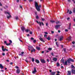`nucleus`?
Returning <instances> with one entry per match:
<instances>
[{"label":"nucleus","instance_id":"obj_51","mask_svg":"<svg viewBox=\"0 0 75 75\" xmlns=\"http://www.w3.org/2000/svg\"><path fill=\"white\" fill-rule=\"evenodd\" d=\"M31 40H34V39L33 38H31Z\"/></svg>","mask_w":75,"mask_h":75},{"label":"nucleus","instance_id":"obj_11","mask_svg":"<svg viewBox=\"0 0 75 75\" xmlns=\"http://www.w3.org/2000/svg\"><path fill=\"white\" fill-rule=\"evenodd\" d=\"M71 72L73 74H75V70L71 69Z\"/></svg>","mask_w":75,"mask_h":75},{"label":"nucleus","instance_id":"obj_7","mask_svg":"<svg viewBox=\"0 0 75 75\" xmlns=\"http://www.w3.org/2000/svg\"><path fill=\"white\" fill-rule=\"evenodd\" d=\"M40 61L41 62H42V63H44V64H45V63L46 62L45 61V60L44 59H41L40 60Z\"/></svg>","mask_w":75,"mask_h":75},{"label":"nucleus","instance_id":"obj_30","mask_svg":"<svg viewBox=\"0 0 75 75\" xmlns=\"http://www.w3.org/2000/svg\"><path fill=\"white\" fill-rule=\"evenodd\" d=\"M48 40H51V38L50 37H48L47 38Z\"/></svg>","mask_w":75,"mask_h":75},{"label":"nucleus","instance_id":"obj_13","mask_svg":"<svg viewBox=\"0 0 75 75\" xmlns=\"http://www.w3.org/2000/svg\"><path fill=\"white\" fill-rule=\"evenodd\" d=\"M25 27H22L21 28V29L22 30V31L24 32V30H25Z\"/></svg>","mask_w":75,"mask_h":75},{"label":"nucleus","instance_id":"obj_23","mask_svg":"<svg viewBox=\"0 0 75 75\" xmlns=\"http://www.w3.org/2000/svg\"><path fill=\"white\" fill-rule=\"evenodd\" d=\"M11 17V16L10 15L9 16H7V18H8V19H9V18H10Z\"/></svg>","mask_w":75,"mask_h":75},{"label":"nucleus","instance_id":"obj_63","mask_svg":"<svg viewBox=\"0 0 75 75\" xmlns=\"http://www.w3.org/2000/svg\"><path fill=\"white\" fill-rule=\"evenodd\" d=\"M47 61L48 62H49V59H47Z\"/></svg>","mask_w":75,"mask_h":75},{"label":"nucleus","instance_id":"obj_60","mask_svg":"<svg viewBox=\"0 0 75 75\" xmlns=\"http://www.w3.org/2000/svg\"><path fill=\"white\" fill-rule=\"evenodd\" d=\"M65 31H66V32H67L68 31V30H67V29H65Z\"/></svg>","mask_w":75,"mask_h":75},{"label":"nucleus","instance_id":"obj_48","mask_svg":"<svg viewBox=\"0 0 75 75\" xmlns=\"http://www.w3.org/2000/svg\"><path fill=\"white\" fill-rule=\"evenodd\" d=\"M19 6L21 8H23V7H22V6H21V5H19Z\"/></svg>","mask_w":75,"mask_h":75},{"label":"nucleus","instance_id":"obj_62","mask_svg":"<svg viewBox=\"0 0 75 75\" xmlns=\"http://www.w3.org/2000/svg\"><path fill=\"white\" fill-rule=\"evenodd\" d=\"M51 55H52V56H54V53H52L51 54Z\"/></svg>","mask_w":75,"mask_h":75},{"label":"nucleus","instance_id":"obj_34","mask_svg":"<svg viewBox=\"0 0 75 75\" xmlns=\"http://www.w3.org/2000/svg\"><path fill=\"white\" fill-rule=\"evenodd\" d=\"M48 50H49V51H51V50H52V48H49L48 49Z\"/></svg>","mask_w":75,"mask_h":75},{"label":"nucleus","instance_id":"obj_54","mask_svg":"<svg viewBox=\"0 0 75 75\" xmlns=\"http://www.w3.org/2000/svg\"><path fill=\"white\" fill-rule=\"evenodd\" d=\"M47 35H45L44 36V37H46V38H47Z\"/></svg>","mask_w":75,"mask_h":75},{"label":"nucleus","instance_id":"obj_31","mask_svg":"<svg viewBox=\"0 0 75 75\" xmlns=\"http://www.w3.org/2000/svg\"><path fill=\"white\" fill-rule=\"evenodd\" d=\"M39 25L40 26H41V22H39Z\"/></svg>","mask_w":75,"mask_h":75},{"label":"nucleus","instance_id":"obj_8","mask_svg":"<svg viewBox=\"0 0 75 75\" xmlns=\"http://www.w3.org/2000/svg\"><path fill=\"white\" fill-rule=\"evenodd\" d=\"M67 75H71V72L70 71H67Z\"/></svg>","mask_w":75,"mask_h":75},{"label":"nucleus","instance_id":"obj_58","mask_svg":"<svg viewBox=\"0 0 75 75\" xmlns=\"http://www.w3.org/2000/svg\"><path fill=\"white\" fill-rule=\"evenodd\" d=\"M30 34H32L33 33H32V32H31V31L30 32Z\"/></svg>","mask_w":75,"mask_h":75},{"label":"nucleus","instance_id":"obj_38","mask_svg":"<svg viewBox=\"0 0 75 75\" xmlns=\"http://www.w3.org/2000/svg\"><path fill=\"white\" fill-rule=\"evenodd\" d=\"M69 29H70V27H71V23H69Z\"/></svg>","mask_w":75,"mask_h":75},{"label":"nucleus","instance_id":"obj_47","mask_svg":"<svg viewBox=\"0 0 75 75\" xmlns=\"http://www.w3.org/2000/svg\"><path fill=\"white\" fill-rule=\"evenodd\" d=\"M51 33L52 34H54V31H51Z\"/></svg>","mask_w":75,"mask_h":75},{"label":"nucleus","instance_id":"obj_52","mask_svg":"<svg viewBox=\"0 0 75 75\" xmlns=\"http://www.w3.org/2000/svg\"><path fill=\"white\" fill-rule=\"evenodd\" d=\"M15 68L17 69H18V68H19V67L17 66H16Z\"/></svg>","mask_w":75,"mask_h":75},{"label":"nucleus","instance_id":"obj_10","mask_svg":"<svg viewBox=\"0 0 75 75\" xmlns=\"http://www.w3.org/2000/svg\"><path fill=\"white\" fill-rule=\"evenodd\" d=\"M63 36H61L60 37V39H59V40L60 41H62V40H63Z\"/></svg>","mask_w":75,"mask_h":75},{"label":"nucleus","instance_id":"obj_43","mask_svg":"<svg viewBox=\"0 0 75 75\" xmlns=\"http://www.w3.org/2000/svg\"><path fill=\"white\" fill-rule=\"evenodd\" d=\"M46 25L47 27H48V24L47 23H46Z\"/></svg>","mask_w":75,"mask_h":75},{"label":"nucleus","instance_id":"obj_20","mask_svg":"<svg viewBox=\"0 0 75 75\" xmlns=\"http://www.w3.org/2000/svg\"><path fill=\"white\" fill-rule=\"evenodd\" d=\"M35 62H36L37 64H39L40 63V61L36 59Z\"/></svg>","mask_w":75,"mask_h":75},{"label":"nucleus","instance_id":"obj_21","mask_svg":"<svg viewBox=\"0 0 75 75\" xmlns=\"http://www.w3.org/2000/svg\"><path fill=\"white\" fill-rule=\"evenodd\" d=\"M50 22L51 23H55V21L51 20H50Z\"/></svg>","mask_w":75,"mask_h":75},{"label":"nucleus","instance_id":"obj_1","mask_svg":"<svg viewBox=\"0 0 75 75\" xmlns=\"http://www.w3.org/2000/svg\"><path fill=\"white\" fill-rule=\"evenodd\" d=\"M35 6L36 7V10H37V11H40V7H41V5H39V6H38V3L35 2Z\"/></svg>","mask_w":75,"mask_h":75},{"label":"nucleus","instance_id":"obj_16","mask_svg":"<svg viewBox=\"0 0 75 75\" xmlns=\"http://www.w3.org/2000/svg\"><path fill=\"white\" fill-rule=\"evenodd\" d=\"M68 62L66 60L65 62H64V65H68Z\"/></svg>","mask_w":75,"mask_h":75},{"label":"nucleus","instance_id":"obj_6","mask_svg":"<svg viewBox=\"0 0 75 75\" xmlns=\"http://www.w3.org/2000/svg\"><path fill=\"white\" fill-rule=\"evenodd\" d=\"M29 48H28V49L29 50V51H31V50H32V49H33L34 48V47H33V46H28ZM30 49L31 50H30Z\"/></svg>","mask_w":75,"mask_h":75},{"label":"nucleus","instance_id":"obj_5","mask_svg":"<svg viewBox=\"0 0 75 75\" xmlns=\"http://www.w3.org/2000/svg\"><path fill=\"white\" fill-rule=\"evenodd\" d=\"M71 38H72V37L71 36H70L69 37L66 39V40H67L68 41H71Z\"/></svg>","mask_w":75,"mask_h":75},{"label":"nucleus","instance_id":"obj_9","mask_svg":"<svg viewBox=\"0 0 75 75\" xmlns=\"http://www.w3.org/2000/svg\"><path fill=\"white\" fill-rule=\"evenodd\" d=\"M16 73L18 74H20V69H18L16 70Z\"/></svg>","mask_w":75,"mask_h":75},{"label":"nucleus","instance_id":"obj_27","mask_svg":"<svg viewBox=\"0 0 75 75\" xmlns=\"http://www.w3.org/2000/svg\"><path fill=\"white\" fill-rule=\"evenodd\" d=\"M34 71H35V72H37V70H36V68L34 67Z\"/></svg>","mask_w":75,"mask_h":75},{"label":"nucleus","instance_id":"obj_19","mask_svg":"<svg viewBox=\"0 0 75 75\" xmlns=\"http://www.w3.org/2000/svg\"><path fill=\"white\" fill-rule=\"evenodd\" d=\"M36 49L37 50H38V51H40V47H36Z\"/></svg>","mask_w":75,"mask_h":75},{"label":"nucleus","instance_id":"obj_44","mask_svg":"<svg viewBox=\"0 0 75 75\" xmlns=\"http://www.w3.org/2000/svg\"><path fill=\"white\" fill-rule=\"evenodd\" d=\"M75 41H73L72 42V43L73 44H75Z\"/></svg>","mask_w":75,"mask_h":75},{"label":"nucleus","instance_id":"obj_46","mask_svg":"<svg viewBox=\"0 0 75 75\" xmlns=\"http://www.w3.org/2000/svg\"><path fill=\"white\" fill-rule=\"evenodd\" d=\"M72 11H70V12H69V14H72Z\"/></svg>","mask_w":75,"mask_h":75},{"label":"nucleus","instance_id":"obj_14","mask_svg":"<svg viewBox=\"0 0 75 75\" xmlns=\"http://www.w3.org/2000/svg\"><path fill=\"white\" fill-rule=\"evenodd\" d=\"M53 60L54 61H55V62H56V61H57V58H55V57H54L53 59Z\"/></svg>","mask_w":75,"mask_h":75},{"label":"nucleus","instance_id":"obj_55","mask_svg":"<svg viewBox=\"0 0 75 75\" xmlns=\"http://www.w3.org/2000/svg\"><path fill=\"white\" fill-rule=\"evenodd\" d=\"M2 54V55H3V56H4V55H5V53H3Z\"/></svg>","mask_w":75,"mask_h":75},{"label":"nucleus","instance_id":"obj_33","mask_svg":"<svg viewBox=\"0 0 75 75\" xmlns=\"http://www.w3.org/2000/svg\"><path fill=\"white\" fill-rule=\"evenodd\" d=\"M32 61L33 62H34V58H33L32 59Z\"/></svg>","mask_w":75,"mask_h":75},{"label":"nucleus","instance_id":"obj_2","mask_svg":"<svg viewBox=\"0 0 75 75\" xmlns=\"http://www.w3.org/2000/svg\"><path fill=\"white\" fill-rule=\"evenodd\" d=\"M67 62L68 64H69L71 63V62H74V59H71V58H69L67 60Z\"/></svg>","mask_w":75,"mask_h":75},{"label":"nucleus","instance_id":"obj_50","mask_svg":"<svg viewBox=\"0 0 75 75\" xmlns=\"http://www.w3.org/2000/svg\"><path fill=\"white\" fill-rule=\"evenodd\" d=\"M18 40H19L20 41H21V42H23V41L22 40H20V38H18Z\"/></svg>","mask_w":75,"mask_h":75},{"label":"nucleus","instance_id":"obj_35","mask_svg":"<svg viewBox=\"0 0 75 75\" xmlns=\"http://www.w3.org/2000/svg\"><path fill=\"white\" fill-rule=\"evenodd\" d=\"M36 19H38V18H39V17H38V16H36Z\"/></svg>","mask_w":75,"mask_h":75},{"label":"nucleus","instance_id":"obj_49","mask_svg":"<svg viewBox=\"0 0 75 75\" xmlns=\"http://www.w3.org/2000/svg\"><path fill=\"white\" fill-rule=\"evenodd\" d=\"M25 61L26 62H27V63H28V60L26 59H25Z\"/></svg>","mask_w":75,"mask_h":75},{"label":"nucleus","instance_id":"obj_17","mask_svg":"<svg viewBox=\"0 0 75 75\" xmlns=\"http://www.w3.org/2000/svg\"><path fill=\"white\" fill-rule=\"evenodd\" d=\"M55 73H56V72L55 71L52 72L50 74L51 75H55Z\"/></svg>","mask_w":75,"mask_h":75},{"label":"nucleus","instance_id":"obj_18","mask_svg":"<svg viewBox=\"0 0 75 75\" xmlns=\"http://www.w3.org/2000/svg\"><path fill=\"white\" fill-rule=\"evenodd\" d=\"M35 50L34 49V48L32 49V50H31V52H35Z\"/></svg>","mask_w":75,"mask_h":75},{"label":"nucleus","instance_id":"obj_37","mask_svg":"<svg viewBox=\"0 0 75 75\" xmlns=\"http://www.w3.org/2000/svg\"><path fill=\"white\" fill-rule=\"evenodd\" d=\"M4 43L6 44V45L7 44V42L6 41H4Z\"/></svg>","mask_w":75,"mask_h":75},{"label":"nucleus","instance_id":"obj_61","mask_svg":"<svg viewBox=\"0 0 75 75\" xmlns=\"http://www.w3.org/2000/svg\"><path fill=\"white\" fill-rule=\"evenodd\" d=\"M29 1V2H31V1H33V0H28Z\"/></svg>","mask_w":75,"mask_h":75},{"label":"nucleus","instance_id":"obj_28","mask_svg":"<svg viewBox=\"0 0 75 75\" xmlns=\"http://www.w3.org/2000/svg\"><path fill=\"white\" fill-rule=\"evenodd\" d=\"M73 13H75V8H73Z\"/></svg>","mask_w":75,"mask_h":75},{"label":"nucleus","instance_id":"obj_26","mask_svg":"<svg viewBox=\"0 0 75 75\" xmlns=\"http://www.w3.org/2000/svg\"><path fill=\"white\" fill-rule=\"evenodd\" d=\"M15 18L16 20H18V17L17 16L15 17Z\"/></svg>","mask_w":75,"mask_h":75},{"label":"nucleus","instance_id":"obj_40","mask_svg":"<svg viewBox=\"0 0 75 75\" xmlns=\"http://www.w3.org/2000/svg\"><path fill=\"white\" fill-rule=\"evenodd\" d=\"M56 24H59V21H57V22H56Z\"/></svg>","mask_w":75,"mask_h":75},{"label":"nucleus","instance_id":"obj_53","mask_svg":"<svg viewBox=\"0 0 75 75\" xmlns=\"http://www.w3.org/2000/svg\"><path fill=\"white\" fill-rule=\"evenodd\" d=\"M6 13H7V14H8V15H10V13H9V12H6Z\"/></svg>","mask_w":75,"mask_h":75},{"label":"nucleus","instance_id":"obj_32","mask_svg":"<svg viewBox=\"0 0 75 75\" xmlns=\"http://www.w3.org/2000/svg\"><path fill=\"white\" fill-rule=\"evenodd\" d=\"M11 45V43H9L8 44L7 43L6 45H7V46H8V45Z\"/></svg>","mask_w":75,"mask_h":75},{"label":"nucleus","instance_id":"obj_4","mask_svg":"<svg viewBox=\"0 0 75 75\" xmlns=\"http://www.w3.org/2000/svg\"><path fill=\"white\" fill-rule=\"evenodd\" d=\"M2 48V50L3 51H8V49H6V48L4 49V46H2L1 47Z\"/></svg>","mask_w":75,"mask_h":75},{"label":"nucleus","instance_id":"obj_25","mask_svg":"<svg viewBox=\"0 0 75 75\" xmlns=\"http://www.w3.org/2000/svg\"><path fill=\"white\" fill-rule=\"evenodd\" d=\"M71 67L72 68H73V69H74V68H75V66H74L73 65H71Z\"/></svg>","mask_w":75,"mask_h":75},{"label":"nucleus","instance_id":"obj_64","mask_svg":"<svg viewBox=\"0 0 75 75\" xmlns=\"http://www.w3.org/2000/svg\"><path fill=\"white\" fill-rule=\"evenodd\" d=\"M6 61L8 62H9V60H8V59H7V60H6Z\"/></svg>","mask_w":75,"mask_h":75},{"label":"nucleus","instance_id":"obj_3","mask_svg":"<svg viewBox=\"0 0 75 75\" xmlns=\"http://www.w3.org/2000/svg\"><path fill=\"white\" fill-rule=\"evenodd\" d=\"M60 26H61V25H56L55 26V28L56 30H58V28L60 27Z\"/></svg>","mask_w":75,"mask_h":75},{"label":"nucleus","instance_id":"obj_41","mask_svg":"<svg viewBox=\"0 0 75 75\" xmlns=\"http://www.w3.org/2000/svg\"><path fill=\"white\" fill-rule=\"evenodd\" d=\"M9 41L10 42L11 44L12 43V41L11 40H9Z\"/></svg>","mask_w":75,"mask_h":75},{"label":"nucleus","instance_id":"obj_42","mask_svg":"<svg viewBox=\"0 0 75 75\" xmlns=\"http://www.w3.org/2000/svg\"><path fill=\"white\" fill-rule=\"evenodd\" d=\"M56 45H57V47H58V42H56Z\"/></svg>","mask_w":75,"mask_h":75},{"label":"nucleus","instance_id":"obj_39","mask_svg":"<svg viewBox=\"0 0 75 75\" xmlns=\"http://www.w3.org/2000/svg\"><path fill=\"white\" fill-rule=\"evenodd\" d=\"M25 31L26 32H27V33H28L29 30H28V29H26L25 30Z\"/></svg>","mask_w":75,"mask_h":75},{"label":"nucleus","instance_id":"obj_36","mask_svg":"<svg viewBox=\"0 0 75 75\" xmlns=\"http://www.w3.org/2000/svg\"><path fill=\"white\" fill-rule=\"evenodd\" d=\"M35 72H36V71H32L33 74H35Z\"/></svg>","mask_w":75,"mask_h":75},{"label":"nucleus","instance_id":"obj_22","mask_svg":"<svg viewBox=\"0 0 75 75\" xmlns=\"http://www.w3.org/2000/svg\"><path fill=\"white\" fill-rule=\"evenodd\" d=\"M56 65L57 67H59L60 65H59V63L58 62L56 64Z\"/></svg>","mask_w":75,"mask_h":75},{"label":"nucleus","instance_id":"obj_29","mask_svg":"<svg viewBox=\"0 0 75 75\" xmlns=\"http://www.w3.org/2000/svg\"><path fill=\"white\" fill-rule=\"evenodd\" d=\"M63 51L64 52H66V49L65 48L63 49Z\"/></svg>","mask_w":75,"mask_h":75},{"label":"nucleus","instance_id":"obj_24","mask_svg":"<svg viewBox=\"0 0 75 75\" xmlns=\"http://www.w3.org/2000/svg\"><path fill=\"white\" fill-rule=\"evenodd\" d=\"M62 62L63 63V64H64V59H62L61 60Z\"/></svg>","mask_w":75,"mask_h":75},{"label":"nucleus","instance_id":"obj_15","mask_svg":"<svg viewBox=\"0 0 75 75\" xmlns=\"http://www.w3.org/2000/svg\"><path fill=\"white\" fill-rule=\"evenodd\" d=\"M39 39H40V41H42L43 42H45V41L44 40H43V39H42V38H39Z\"/></svg>","mask_w":75,"mask_h":75},{"label":"nucleus","instance_id":"obj_45","mask_svg":"<svg viewBox=\"0 0 75 75\" xmlns=\"http://www.w3.org/2000/svg\"><path fill=\"white\" fill-rule=\"evenodd\" d=\"M67 20L68 21H69V20H70V18H68L67 19Z\"/></svg>","mask_w":75,"mask_h":75},{"label":"nucleus","instance_id":"obj_59","mask_svg":"<svg viewBox=\"0 0 75 75\" xmlns=\"http://www.w3.org/2000/svg\"><path fill=\"white\" fill-rule=\"evenodd\" d=\"M41 20H42V21H44V18H42Z\"/></svg>","mask_w":75,"mask_h":75},{"label":"nucleus","instance_id":"obj_57","mask_svg":"<svg viewBox=\"0 0 75 75\" xmlns=\"http://www.w3.org/2000/svg\"><path fill=\"white\" fill-rule=\"evenodd\" d=\"M33 42L34 43H35V42H36V40H34L33 41Z\"/></svg>","mask_w":75,"mask_h":75},{"label":"nucleus","instance_id":"obj_12","mask_svg":"<svg viewBox=\"0 0 75 75\" xmlns=\"http://www.w3.org/2000/svg\"><path fill=\"white\" fill-rule=\"evenodd\" d=\"M0 68L1 69H2L4 68V67H3V65L1 64H0Z\"/></svg>","mask_w":75,"mask_h":75},{"label":"nucleus","instance_id":"obj_56","mask_svg":"<svg viewBox=\"0 0 75 75\" xmlns=\"http://www.w3.org/2000/svg\"><path fill=\"white\" fill-rule=\"evenodd\" d=\"M21 54H24V52H21Z\"/></svg>","mask_w":75,"mask_h":75}]
</instances>
